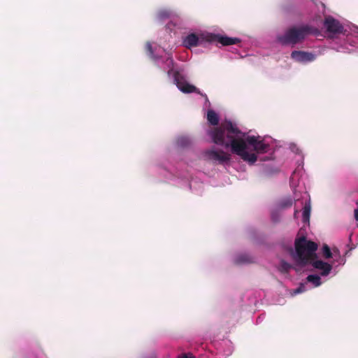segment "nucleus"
<instances>
[{
    "label": "nucleus",
    "instance_id": "nucleus-1",
    "mask_svg": "<svg viewBox=\"0 0 358 358\" xmlns=\"http://www.w3.org/2000/svg\"><path fill=\"white\" fill-rule=\"evenodd\" d=\"M210 136L215 144L226 148H231L233 153L250 164L256 162L257 157L255 153L247 151V144L252 145L254 150L259 153L266 152L268 148V145L259 140V137L248 136L245 138V134L230 121L212 129Z\"/></svg>",
    "mask_w": 358,
    "mask_h": 358
},
{
    "label": "nucleus",
    "instance_id": "nucleus-2",
    "mask_svg": "<svg viewBox=\"0 0 358 358\" xmlns=\"http://www.w3.org/2000/svg\"><path fill=\"white\" fill-rule=\"evenodd\" d=\"M295 252L291 249L293 259L296 264L300 266H306L311 264L312 266L320 271V274L323 276L328 275L332 266L322 260H315L317 258L316 250L317 244L312 241H308L306 237L302 236L295 240L294 243Z\"/></svg>",
    "mask_w": 358,
    "mask_h": 358
},
{
    "label": "nucleus",
    "instance_id": "nucleus-3",
    "mask_svg": "<svg viewBox=\"0 0 358 358\" xmlns=\"http://www.w3.org/2000/svg\"><path fill=\"white\" fill-rule=\"evenodd\" d=\"M319 32L317 28L308 24L292 27L286 30L284 34L278 35L277 41L282 45H296L303 41L307 36L317 35Z\"/></svg>",
    "mask_w": 358,
    "mask_h": 358
},
{
    "label": "nucleus",
    "instance_id": "nucleus-4",
    "mask_svg": "<svg viewBox=\"0 0 358 358\" xmlns=\"http://www.w3.org/2000/svg\"><path fill=\"white\" fill-rule=\"evenodd\" d=\"M173 78L174 83L176 85L178 88L183 93H192L195 92L200 94L201 92L194 85L188 83L183 75H182L178 71L173 72V75L171 76ZM202 96H203L201 94ZM206 97V95H204Z\"/></svg>",
    "mask_w": 358,
    "mask_h": 358
},
{
    "label": "nucleus",
    "instance_id": "nucleus-5",
    "mask_svg": "<svg viewBox=\"0 0 358 358\" xmlns=\"http://www.w3.org/2000/svg\"><path fill=\"white\" fill-rule=\"evenodd\" d=\"M324 26L327 31L331 34H341L343 31V26L341 23L331 15L324 17Z\"/></svg>",
    "mask_w": 358,
    "mask_h": 358
},
{
    "label": "nucleus",
    "instance_id": "nucleus-6",
    "mask_svg": "<svg viewBox=\"0 0 358 358\" xmlns=\"http://www.w3.org/2000/svg\"><path fill=\"white\" fill-rule=\"evenodd\" d=\"M206 41L208 42H218L224 46L237 44L241 42L238 38H231L220 34H210L206 36Z\"/></svg>",
    "mask_w": 358,
    "mask_h": 358
},
{
    "label": "nucleus",
    "instance_id": "nucleus-7",
    "mask_svg": "<svg viewBox=\"0 0 358 358\" xmlns=\"http://www.w3.org/2000/svg\"><path fill=\"white\" fill-rule=\"evenodd\" d=\"M206 156L210 160L224 163L230 160V155L222 150H208Z\"/></svg>",
    "mask_w": 358,
    "mask_h": 358
},
{
    "label": "nucleus",
    "instance_id": "nucleus-8",
    "mask_svg": "<svg viewBox=\"0 0 358 358\" xmlns=\"http://www.w3.org/2000/svg\"><path fill=\"white\" fill-rule=\"evenodd\" d=\"M291 57L296 62L301 63L313 62L316 58L315 55L312 52L300 50L292 51L291 53Z\"/></svg>",
    "mask_w": 358,
    "mask_h": 358
},
{
    "label": "nucleus",
    "instance_id": "nucleus-9",
    "mask_svg": "<svg viewBox=\"0 0 358 358\" xmlns=\"http://www.w3.org/2000/svg\"><path fill=\"white\" fill-rule=\"evenodd\" d=\"M183 45L187 48H191L192 47H196L201 43V40L198 37L196 34H188L183 39Z\"/></svg>",
    "mask_w": 358,
    "mask_h": 358
},
{
    "label": "nucleus",
    "instance_id": "nucleus-10",
    "mask_svg": "<svg viewBox=\"0 0 358 358\" xmlns=\"http://www.w3.org/2000/svg\"><path fill=\"white\" fill-rule=\"evenodd\" d=\"M164 64L167 68V76L171 77L173 75V72L177 71L174 69L175 62L171 54L168 55L166 59L164 61Z\"/></svg>",
    "mask_w": 358,
    "mask_h": 358
},
{
    "label": "nucleus",
    "instance_id": "nucleus-11",
    "mask_svg": "<svg viewBox=\"0 0 358 358\" xmlns=\"http://www.w3.org/2000/svg\"><path fill=\"white\" fill-rule=\"evenodd\" d=\"M207 120L212 125H217L219 123V117L213 110H208L207 113Z\"/></svg>",
    "mask_w": 358,
    "mask_h": 358
},
{
    "label": "nucleus",
    "instance_id": "nucleus-12",
    "mask_svg": "<svg viewBox=\"0 0 358 358\" xmlns=\"http://www.w3.org/2000/svg\"><path fill=\"white\" fill-rule=\"evenodd\" d=\"M253 262L252 257L246 254H242L236 257L235 263L236 264H249Z\"/></svg>",
    "mask_w": 358,
    "mask_h": 358
},
{
    "label": "nucleus",
    "instance_id": "nucleus-13",
    "mask_svg": "<svg viewBox=\"0 0 358 358\" xmlns=\"http://www.w3.org/2000/svg\"><path fill=\"white\" fill-rule=\"evenodd\" d=\"M310 204L306 203L303 208V222H309L310 215Z\"/></svg>",
    "mask_w": 358,
    "mask_h": 358
},
{
    "label": "nucleus",
    "instance_id": "nucleus-14",
    "mask_svg": "<svg viewBox=\"0 0 358 358\" xmlns=\"http://www.w3.org/2000/svg\"><path fill=\"white\" fill-rule=\"evenodd\" d=\"M307 281L312 282L315 287H318L321 285V278L317 275H309L307 277Z\"/></svg>",
    "mask_w": 358,
    "mask_h": 358
},
{
    "label": "nucleus",
    "instance_id": "nucleus-15",
    "mask_svg": "<svg viewBox=\"0 0 358 358\" xmlns=\"http://www.w3.org/2000/svg\"><path fill=\"white\" fill-rule=\"evenodd\" d=\"M292 265L287 262H286L284 260H281L280 266H279V271L281 273H286L289 271V270L292 268Z\"/></svg>",
    "mask_w": 358,
    "mask_h": 358
},
{
    "label": "nucleus",
    "instance_id": "nucleus-16",
    "mask_svg": "<svg viewBox=\"0 0 358 358\" xmlns=\"http://www.w3.org/2000/svg\"><path fill=\"white\" fill-rule=\"evenodd\" d=\"M322 256L325 259H330L332 257V252H331L330 248L324 244L322 247Z\"/></svg>",
    "mask_w": 358,
    "mask_h": 358
},
{
    "label": "nucleus",
    "instance_id": "nucleus-17",
    "mask_svg": "<svg viewBox=\"0 0 358 358\" xmlns=\"http://www.w3.org/2000/svg\"><path fill=\"white\" fill-rule=\"evenodd\" d=\"M145 49L149 56L153 59H157L158 57L155 55L151 43L147 42L145 44Z\"/></svg>",
    "mask_w": 358,
    "mask_h": 358
},
{
    "label": "nucleus",
    "instance_id": "nucleus-18",
    "mask_svg": "<svg viewBox=\"0 0 358 358\" xmlns=\"http://www.w3.org/2000/svg\"><path fill=\"white\" fill-rule=\"evenodd\" d=\"M292 205V200L291 199H287L281 202L280 207L282 208H286L291 207Z\"/></svg>",
    "mask_w": 358,
    "mask_h": 358
},
{
    "label": "nucleus",
    "instance_id": "nucleus-19",
    "mask_svg": "<svg viewBox=\"0 0 358 358\" xmlns=\"http://www.w3.org/2000/svg\"><path fill=\"white\" fill-rule=\"evenodd\" d=\"M306 291V287L303 284H301L299 287L293 290L292 294L295 295L297 294L302 293Z\"/></svg>",
    "mask_w": 358,
    "mask_h": 358
},
{
    "label": "nucleus",
    "instance_id": "nucleus-20",
    "mask_svg": "<svg viewBox=\"0 0 358 358\" xmlns=\"http://www.w3.org/2000/svg\"><path fill=\"white\" fill-rule=\"evenodd\" d=\"M178 358H194V357L192 354H183L178 357Z\"/></svg>",
    "mask_w": 358,
    "mask_h": 358
},
{
    "label": "nucleus",
    "instance_id": "nucleus-21",
    "mask_svg": "<svg viewBox=\"0 0 358 358\" xmlns=\"http://www.w3.org/2000/svg\"><path fill=\"white\" fill-rule=\"evenodd\" d=\"M355 218L358 221V208L355 210Z\"/></svg>",
    "mask_w": 358,
    "mask_h": 358
}]
</instances>
